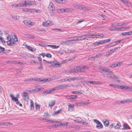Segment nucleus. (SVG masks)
<instances>
[{
  "label": "nucleus",
  "instance_id": "obj_43",
  "mask_svg": "<svg viewBox=\"0 0 132 132\" xmlns=\"http://www.w3.org/2000/svg\"><path fill=\"white\" fill-rule=\"evenodd\" d=\"M45 56L47 57L48 58H51L52 57V56L51 54L49 53H48L45 54Z\"/></svg>",
  "mask_w": 132,
  "mask_h": 132
},
{
  "label": "nucleus",
  "instance_id": "obj_24",
  "mask_svg": "<svg viewBox=\"0 0 132 132\" xmlns=\"http://www.w3.org/2000/svg\"><path fill=\"white\" fill-rule=\"evenodd\" d=\"M121 41L122 40H118L115 41L111 43V44H113V43H115V45H118L119 43H120Z\"/></svg>",
  "mask_w": 132,
  "mask_h": 132
},
{
  "label": "nucleus",
  "instance_id": "obj_26",
  "mask_svg": "<svg viewBox=\"0 0 132 132\" xmlns=\"http://www.w3.org/2000/svg\"><path fill=\"white\" fill-rule=\"evenodd\" d=\"M71 127L77 129H78L80 128V127L78 126L77 125H72Z\"/></svg>",
  "mask_w": 132,
  "mask_h": 132
},
{
  "label": "nucleus",
  "instance_id": "obj_45",
  "mask_svg": "<svg viewBox=\"0 0 132 132\" xmlns=\"http://www.w3.org/2000/svg\"><path fill=\"white\" fill-rule=\"evenodd\" d=\"M0 49L1 50V51H0V53L2 52H3L5 51V48L2 47L1 46H0Z\"/></svg>",
  "mask_w": 132,
  "mask_h": 132
},
{
  "label": "nucleus",
  "instance_id": "obj_23",
  "mask_svg": "<svg viewBox=\"0 0 132 132\" xmlns=\"http://www.w3.org/2000/svg\"><path fill=\"white\" fill-rule=\"evenodd\" d=\"M27 47L28 49H29L32 52H34L35 51V50L34 48L31 47L29 46H27Z\"/></svg>",
  "mask_w": 132,
  "mask_h": 132
},
{
  "label": "nucleus",
  "instance_id": "obj_4",
  "mask_svg": "<svg viewBox=\"0 0 132 132\" xmlns=\"http://www.w3.org/2000/svg\"><path fill=\"white\" fill-rule=\"evenodd\" d=\"M52 22L50 21H45L42 24V25L44 26H50L52 24Z\"/></svg>",
  "mask_w": 132,
  "mask_h": 132
},
{
  "label": "nucleus",
  "instance_id": "obj_31",
  "mask_svg": "<svg viewBox=\"0 0 132 132\" xmlns=\"http://www.w3.org/2000/svg\"><path fill=\"white\" fill-rule=\"evenodd\" d=\"M71 39L70 40H66V44L69 45L71 44Z\"/></svg>",
  "mask_w": 132,
  "mask_h": 132
},
{
  "label": "nucleus",
  "instance_id": "obj_6",
  "mask_svg": "<svg viewBox=\"0 0 132 132\" xmlns=\"http://www.w3.org/2000/svg\"><path fill=\"white\" fill-rule=\"evenodd\" d=\"M34 2L33 1H27V2L26 1H24V6H26L27 5H32L34 4Z\"/></svg>",
  "mask_w": 132,
  "mask_h": 132
},
{
  "label": "nucleus",
  "instance_id": "obj_40",
  "mask_svg": "<svg viewBox=\"0 0 132 132\" xmlns=\"http://www.w3.org/2000/svg\"><path fill=\"white\" fill-rule=\"evenodd\" d=\"M33 80V78H30L26 79L23 80L24 81H30L32 80Z\"/></svg>",
  "mask_w": 132,
  "mask_h": 132
},
{
  "label": "nucleus",
  "instance_id": "obj_16",
  "mask_svg": "<svg viewBox=\"0 0 132 132\" xmlns=\"http://www.w3.org/2000/svg\"><path fill=\"white\" fill-rule=\"evenodd\" d=\"M39 81H42L43 82H48L49 81V80L48 79H41L40 78V79H39Z\"/></svg>",
  "mask_w": 132,
  "mask_h": 132
},
{
  "label": "nucleus",
  "instance_id": "obj_36",
  "mask_svg": "<svg viewBox=\"0 0 132 132\" xmlns=\"http://www.w3.org/2000/svg\"><path fill=\"white\" fill-rule=\"evenodd\" d=\"M87 35H88V36H89V38H92V37H94L95 36H94V35H96V34H92V33H90L89 34H87Z\"/></svg>",
  "mask_w": 132,
  "mask_h": 132
},
{
  "label": "nucleus",
  "instance_id": "obj_14",
  "mask_svg": "<svg viewBox=\"0 0 132 132\" xmlns=\"http://www.w3.org/2000/svg\"><path fill=\"white\" fill-rule=\"evenodd\" d=\"M114 30H115L116 31H117L119 30H121L122 31H125V29H124V27H121L120 28H115L114 29Z\"/></svg>",
  "mask_w": 132,
  "mask_h": 132
},
{
  "label": "nucleus",
  "instance_id": "obj_34",
  "mask_svg": "<svg viewBox=\"0 0 132 132\" xmlns=\"http://www.w3.org/2000/svg\"><path fill=\"white\" fill-rule=\"evenodd\" d=\"M71 93L72 94H81L82 93L81 92H79V91H72L71 92Z\"/></svg>",
  "mask_w": 132,
  "mask_h": 132
},
{
  "label": "nucleus",
  "instance_id": "obj_11",
  "mask_svg": "<svg viewBox=\"0 0 132 132\" xmlns=\"http://www.w3.org/2000/svg\"><path fill=\"white\" fill-rule=\"evenodd\" d=\"M121 35L123 36L132 35V31L128 32H122L121 33Z\"/></svg>",
  "mask_w": 132,
  "mask_h": 132
},
{
  "label": "nucleus",
  "instance_id": "obj_33",
  "mask_svg": "<svg viewBox=\"0 0 132 132\" xmlns=\"http://www.w3.org/2000/svg\"><path fill=\"white\" fill-rule=\"evenodd\" d=\"M68 110L69 111L70 110V109L71 108H73L74 106L73 104L72 105L70 103H69L68 104Z\"/></svg>",
  "mask_w": 132,
  "mask_h": 132
},
{
  "label": "nucleus",
  "instance_id": "obj_13",
  "mask_svg": "<svg viewBox=\"0 0 132 132\" xmlns=\"http://www.w3.org/2000/svg\"><path fill=\"white\" fill-rule=\"evenodd\" d=\"M62 110L60 109L57 111H54L53 113V116H54L55 115L58 114L59 113L61 112Z\"/></svg>",
  "mask_w": 132,
  "mask_h": 132
},
{
  "label": "nucleus",
  "instance_id": "obj_29",
  "mask_svg": "<svg viewBox=\"0 0 132 132\" xmlns=\"http://www.w3.org/2000/svg\"><path fill=\"white\" fill-rule=\"evenodd\" d=\"M112 44H111V43L109 44L108 45H106L104 46L105 48H108L109 47H110L112 46H115V45H111Z\"/></svg>",
  "mask_w": 132,
  "mask_h": 132
},
{
  "label": "nucleus",
  "instance_id": "obj_37",
  "mask_svg": "<svg viewBox=\"0 0 132 132\" xmlns=\"http://www.w3.org/2000/svg\"><path fill=\"white\" fill-rule=\"evenodd\" d=\"M7 122H1L0 123V126L3 125L7 126L8 125Z\"/></svg>",
  "mask_w": 132,
  "mask_h": 132
},
{
  "label": "nucleus",
  "instance_id": "obj_52",
  "mask_svg": "<svg viewBox=\"0 0 132 132\" xmlns=\"http://www.w3.org/2000/svg\"><path fill=\"white\" fill-rule=\"evenodd\" d=\"M37 30L38 31H40L41 32H43L44 31H45V29H44L43 28H41V29H39L38 28L37 29Z\"/></svg>",
  "mask_w": 132,
  "mask_h": 132
},
{
  "label": "nucleus",
  "instance_id": "obj_64",
  "mask_svg": "<svg viewBox=\"0 0 132 132\" xmlns=\"http://www.w3.org/2000/svg\"><path fill=\"white\" fill-rule=\"evenodd\" d=\"M94 44L95 46H97L100 45L98 42H95L94 43Z\"/></svg>",
  "mask_w": 132,
  "mask_h": 132
},
{
  "label": "nucleus",
  "instance_id": "obj_25",
  "mask_svg": "<svg viewBox=\"0 0 132 132\" xmlns=\"http://www.w3.org/2000/svg\"><path fill=\"white\" fill-rule=\"evenodd\" d=\"M121 126V125L120 124V123L119 122L117 123L116 125H115L114 128L116 129H118L120 128Z\"/></svg>",
  "mask_w": 132,
  "mask_h": 132
},
{
  "label": "nucleus",
  "instance_id": "obj_7",
  "mask_svg": "<svg viewBox=\"0 0 132 132\" xmlns=\"http://www.w3.org/2000/svg\"><path fill=\"white\" fill-rule=\"evenodd\" d=\"M88 36L87 34L83 35L81 36H78V40H82L85 39L86 38V36Z\"/></svg>",
  "mask_w": 132,
  "mask_h": 132
},
{
  "label": "nucleus",
  "instance_id": "obj_53",
  "mask_svg": "<svg viewBox=\"0 0 132 132\" xmlns=\"http://www.w3.org/2000/svg\"><path fill=\"white\" fill-rule=\"evenodd\" d=\"M9 63H11L13 64H18V61H12V62L10 61Z\"/></svg>",
  "mask_w": 132,
  "mask_h": 132
},
{
  "label": "nucleus",
  "instance_id": "obj_15",
  "mask_svg": "<svg viewBox=\"0 0 132 132\" xmlns=\"http://www.w3.org/2000/svg\"><path fill=\"white\" fill-rule=\"evenodd\" d=\"M14 101L16 103V104L17 105L19 104V106H22V104L21 103H19V102L17 98H15V100Z\"/></svg>",
  "mask_w": 132,
  "mask_h": 132
},
{
  "label": "nucleus",
  "instance_id": "obj_57",
  "mask_svg": "<svg viewBox=\"0 0 132 132\" xmlns=\"http://www.w3.org/2000/svg\"><path fill=\"white\" fill-rule=\"evenodd\" d=\"M72 39H73L76 42L77 40H78V36H75L72 38Z\"/></svg>",
  "mask_w": 132,
  "mask_h": 132
},
{
  "label": "nucleus",
  "instance_id": "obj_44",
  "mask_svg": "<svg viewBox=\"0 0 132 132\" xmlns=\"http://www.w3.org/2000/svg\"><path fill=\"white\" fill-rule=\"evenodd\" d=\"M10 96L11 97L12 100L13 101H14L15 98H16V97H15L14 96L13 94H10Z\"/></svg>",
  "mask_w": 132,
  "mask_h": 132
},
{
  "label": "nucleus",
  "instance_id": "obj_60",
  "mask_svg": "<svg viewBox=\"0 0 132 132\" xmlns=\"http://www.w3.org/2000/svg\"><path fill=\"white\" fill-rule=\"evenodd\" d=\"M43 68V66L42 65L41 63L40 66L38 67V69H42Z\"/></svg>",
  "mask_w": 132,
  "mask_h": 132
},
{
  "label": "nucleus",
  "instance_id": "obj_62",
  "mask_svg": "<svg viewBox=\"0 0 132 132\" xmlns=\"http://www.w3.org/2000/svg\"><path fill=\"white\" fill-rule=\"evenodd\" d=\"M44 116L45 117H48L49 116V115L48 112H45L44 113Z\"/></svg>",
  "mask_w": 132,
  "mask_h": 132
},
{
  "label": "nucleus",
  "instance_id": "obj_19",
  "mask_svg": "<svg viewBox=\"0 0 132 132\" xmlns=\"http://www.w3.org/2000/svg\"><path fill=\"white\" fill-rule=\"evenodd\" d=\"M55 101H51L49 103V106L50 108H52L55 105Z\"/></svg>",
  "mask_w": 132,
  "mask_h": 132
},
{
  "label": "nucleus",
  "instance_id": "obj_50",
  "mask_svg": "<svg viewBox=\"0 0 132 132\" xmlns=\"http://www.w3.org/2000/svg\"><path fill=\"white\" fill-rule=\"evenodd\" d=\"M35 105H36V110H39L40 109L39 105L38 104H35Z\"/></svg>",
  "mask_w": 132,
  "mask_h": 132
},
{
  "label": "nucleus",
  "instance_id": "obj_5",
  "mask_svg": "<svg viewBox=\"0 0 132 132\" xmlns=\"http://www.w3.org/2000/svg\"><path fill=\"white\" fill-rule=\"evenodd\" d=\"M7 44L9 46H12L15 44V43L11 39V38H10V40L6 42Z\"/></svg>",
  "mask_w": 132,
  "mask_h": 132
},
{
  "label": "nucleus",
  "instance_id": "obj_21",
  "mask_svg": "<svg viewBox=\"0 0 132 132\" xmlns=\"http://www.w3.org/2000/svg\"><path fill=\"white\" fill-rule=\"evenodd\" d=\"M127 126L128 125L127 124L125 123H124L123 125V128H122L121 129L123 130H127L129 129L127 127Z\"/></svg>",
  "mask_w": 132,
  "mask_h": 132
},
{
  "label": "nucleus",
  "instance_id": "obj_30",
  "mask_svg": "<svg viewBox=\"0 0 132 132\" xmlns=\"http://www.w3.org/2000/svg\"><path fill=\"white\" fill-rule=\"evenodd\" d=\"M26 37L31 39H33L34 38V37L32 35H26Z\"/></svg>",
  "mask_w": 132,
  "mask_h": 132
},
{
  "label": "nucleus",
  "instance_id": "obj_63",
  "mask_svg": "<svg viewBox=\"0 0 132 132\" xmlns=\"http://www.w3.org/2000/svg\"><path fill=\"white\" fill-rule=\"evenodd\" d=\"M0 39L2 43H5V40H4V39H3V38L1 37H0Z\"/></svg>",
  "mask_w": 132,
  "mask_h": 132
},
{
  "label": "nucleus",
  "instance_id": "obj_51",
  "mask_svg": "<svg viewBox=\"0 0 132 132\" xmlns=\"http://www.w3.org/2000/svg\"><path fill=\"white\" fill-rule=\"evenodd\" d=\"M114 126L115 124L114 123H112L110 126L109 128L110 129H111L113 127H114Z\"/></svg>",
  "mask_w": 132,
  "mask_h": 132
},
{
  "label": "nucleus",
  "instance_id": "obj_9",
  "mask_svg": "<svg viewBox=\"0 0 132 132\" xmlns=\"http://www.w3.org/2000/svg\"><path fill=\"white\" fill-rule=\"evenodd\" d=\"M94 37H93L92 38H96L103 37L104 36V35L103 34L97 33L96 35H94Z\"/></svg>",
  "mask_w": 132,
  "mask_h": 132
},
{
  "label": "nucleus",
  "instance_id": "obj_59",
  "mask_svg": "<svg viewBox=\"0 0 132 132\" xmlns=\"http://www.w3.org/2000/svg\"><path fill=\"white\" fill-rule=\"evenodd\" d=\"M52 47V48L53 49H56L58 48L59 47V46H57L56 45H53Z\"/></svg>",
  "mask_w": 132,
  "mask_h": 132
},
{
  "label": "nucleus",
  "instance_id": "obj_12",
  "mask_svg": "<svg viewBox=\"0 0 132 132\" xmlns=\"http://www.w3.org/2000/svg\"><path fill=\"white\" fill-rule=\"evenodd\" d=\"M73 59L72 58L68 59L63 60V61H62V62L63 63V64H65L66 63H67L69 61H72Z\"/></svg>",
  "mask_w": 132,
  "mask_h": 132
},
{
  "label": "nucleus",
  "instance_id": "obj_48",
  "mask_svg": "<svg viewBox=\"0 0 132 132\" xmlns=\"http://www.w3.org/2000/svg\"><path fill=\"white\" fill-rule=\"evenodd\" d=\"M12 18H13L14 19H19V17L18 16L16 15L14 16H11Z\"/></svg>",
  "mask_w": 132,
  "mask_h": 132
},
{
  "label": "nucleus",
  "instance_id": "obj_58",
  "mask_svg": "<svg viewBox=\"0 0 132 132\" xmlns=\"http://www.w3.org/2000/svg\"><path fill=\"white\" fill-rule=\"evenodd\" d=\"M93 121L94 122L96 123H99L100 122L97 120L96 119H94L93 120Z\"/></svg>",
  "mask_w": 132,
  "mask_h": 132
},
{
  "label": "nucleus",
  "instance_id": "obj_2",
  "mask_svg": "<svg viewBox=\"0 0 132 132\" xmlns=\"http://www.w3.org/2000/svg\"><path fill=\"white\" fill-rule=\"evenodd\" d=\"M48 11L51 15H53L55 13V9L53 3L50 2L48 6Z\"/></svg>",
  "mask_w": 132,
  "mask_h": 132
},
{
  "label": "nucleus",
  "instance_id": "obj_17",
  "mask_svg": "<svg viewBox=\"0 0 132 132\" xmlns=\"http://www.w3.org/2000/svg\"><path fill=\"white\" fill-rule=\"evenodd\" d=\"M30 109L31 110H33L34 109V104L33 102L31 100H30Z\"/></svg>",
  "mask_w": 132,
  "mask_h": 132
},
{
  "label": "nucleus",
  "instance_id": "obj_8",
  "mask_svg": "<svg viewBox=\"0 0 132 132\" xmlns=\"http://www.w3.org/2000/svg\"><path fill=\"white\" fill-rule=\"evenodd\" d=\"M23 23L26 26L30 27L32 25V22L29 20H26L23 21Z\"/></svg>",
  "mask_w": 132,
  "mask_h": 132
},
{
  "label": "nucleus",
  "instance_id": "obj_3",
  "mask_svg": "<svg viewBox=\"0 0 132 132\" xmlns=\"http://www.w3.org/2000/svg\"><path fill=\"white\" fill-rule=\"evenodd\" d=\"M101 70L104 72H106L110 74L111 75V74H113L112 72L111 71L109 70V69L108 68H106L105 67H103L101 68Z\"/></svg>",
  "mask_w": 132,
  "mask_h": 132
},
{
  "label": "nucleus",
  "instance_id": "obj_39",
  "mask_svg": "<svg viewBox=\"0 0 132 132\" xmlns=\"http://www.w3.org/2000/svg\"><path fill=\"white\" fill-rule=\"evenodd\" d=\"M16 6L17 7H23L24 5L23 3H19L18 4H16Z\"/></svg>",
  "mask_w": 132,
  "mask_h": 132
},
{
  "label": "nucleus",
  "instance_id": "obj_56",
  "mask_svg": "<svg viewBox=\"0 0 132 132\" xmlns=\"http://www.w3.org/2000/svg\"><path fill=\"white\" fill-rule=\"evenodd\" d=\"M41 90V89L40 88H39V89L36 88V89H33V91H35V92H38L39 91H40Z\"/></svg>",
  "mask_w": 132,
  "mask_h": 132
},
{
  "label": "nucleus",
  "instance_id": "obj_20",
  "mask_svg": "<svg viewBox=\"0 0 132 132\" xmlns=\"http://www.w3.org/2000/svg\"><path fill=\"white\" fill-rule=\"evenodd\" d=\"M63 64V63L62 61L60 62H57L54 64V65H55V67H60L61 65Z\"/></svg>",
  "mask_w": 132,
  "mask_h": 132
},
{
  "label": "nucleus",
  "instance_id": "obj_61",
  "mask_svg": "<svg viewBox=\"0 0 132 132\" xmlns=\"http://www.w3.org/2000/svg\"><path fill=\"white\" fill-rule=\"evenodd\" d=\"M118 47H115L114 49L113 50L112 52L111 53V54H112V53L116 51V50H118Z\"/></svg>",
  "mask_w": 132,
  "mask_h": 132
},
{
  "label": "nucleus",
  "instance_id": "obj_47",
  "mask_svg": "<svg viewBox=\"0 0 132 132\" xmlns=\"http://www.w3.org/2000/svg\"><path fill=\"white\" fill-rule=\"evenodd\" d=\"M68 124V122H66L64 123H61V124L59 125L60 126H67Z\"/></svg>",
  "mask_w": 132,
  "mask_h": 132
},
{
  "label": "nucleus",
  "instance_id": "obj_32",
  "mask_svg": "<svg viewBox=\"0 0 132 132\" xmlns=\"http://www.w3.org/2000/svg\"><path fill=\"white\" fill-rule=\"evenodd\" d=\"M23 97V98L24 100L27 102L29 100V97L28 95L26 96H24Z\"/></svg>",
  "mask_w": 132,
  "mask_h": 132
},
{
  "label": "nucleus",
  "instance_id": "obj_46",
  "mask_svg": "<svg viewBox=\"0 0 132 132\" xmlns=\"http://www.w3.org/2000/svg\"><path fill=\"white\" fill-rule=\"evenodd\" d=\"M28 95V93L27 92H24L22 93V97L26 96Z\"/></svg>",
  "mask_w": 132,
  "mask_h": 132
},
{
  "label": "nucleus",
  "instance_id": "obj_1",
  "mask_svg": "<svg viewBox=\"0 0 132 132\" xmlns=\"http://www.w3.org/2000/svg\"><path fill=\"white\" fill-rule=\"evenodd\" d=\"M85 67L84 66H74L72 69L69 70L70 73H78L79 72H83L84 71V69Z\"/></svg>",
  "mask_w": 132,
  "mask_h": 132
},
{
  "label": "nucleus",
  "instance_id": "obj_10",
  "mask_svg": "<svg viewBox=\"0 0 132 132\" xmlns=\"http://www.w3.org/2000/svg\"><path fill=\"white\" fill-rule=\"evenodd\" d=\"M132 101V99H127L126 100H125L124 101H122L120 102L121 103L125 104L127 103H129Z\"/></svg>",
  "mask_w": 132,
  "mask_h": 132
},
{
  "label": "nucleus",
  "instance_id": "obj_18",
  "mask_svg": "<svg viewBox=\"0 0 132 132\" xmlns=\"http://www.w3.org/2000/svg\"><path fill=\"white\" fill-rule=\"evenodd\" d=\"M104 123V124L105 126L108 127L109 126V121L108 120L106 119L104 121H103Z\"/></svg>",
  "mask_w": 132,
  "mask_h": 132
},
{
  "label": "nucleus",
  "instance_id": "obj_55",
  "mask_svg": "<svg viewBox=\"0 0 132 132\" xmlns=\"http://www.w3.org/2000/svg\"><path fill=\"white\" fill-rule=\"evenodd\" d=\"M77 95H71V98L72 99H74L77 97Z\"/></svg>",
  "mask_w": 132,
  "mask_h": 132
},
{
  "label": "nucleus",
  "instance_id": "obj_41",
  "mask_svg": "<svg viewBox=\"0 0 132 132\" xmlns=\"http://www.w3.org/2000/svg\"><path fill=\"white\" fill-rule=\"evenodd\" d=\"M13 38L14 41L15 42H16L18 41L17 37L15 35H14V36L13 37Z\"/></svg>",
  "mask_w": 132,
  "mask_h": 132
},
{
  "label": "nucleus",
  "instance_id": "obj_49",
  "mask_svg": "<svg viewBox=\"0 0 132 132\" xmlns=\"http://www.w3.org/2000/svg\"><path fill=\"white\" fill-rule=\"evenodd\" d=\"M56 11L58 13H61L63 12V9H57L56 10Z\"/></svg>",
  "mask_w": 132,
  "mask_h": 132
},
{
  "label": "nucleus",
  "instance_id": "obj_22",
  "mask_svg": "<svg viewBox=\"0 0 132 132\" xmlns=\"http://www.w3.org/2000/svg\"><path fill=\"white\" fill-rule=\"evenodd\" d=\"M103 127V126L102 125V124L100 122H99V123H97V124L96 126V127L97 128H99L98 129H100V128H102Z\"/></svg>",
  "mask_w": 132,
  "mask_h": 132
},
{
  "label": "nucleus",
  "instance_id": "obj_28",
  "mask_svg": "<svg viewBox=\"0 0 132 132\" xmlns=\"http://www.w3.org/2000/svg\"><path fill=\"white\" fill-rule=\"evenodd\" d=\"M63 12H67L68 11L71 12V9L69 8H67L65 9H63Z\"/></svg>",
  "mask_w": 132,
  "mask_h": 132
},
{
  "label": "nucleus",
  "instance_id": "obj_38",
  "mask_svg": "<svg viewBox=\"0 0 132 132\" xmlns=\"http://www.w3.org/2000/svg\"><path fill=\"white\" fill-rule=\"evenodd\" d=\"M117 66V64L116 63L112 64L110 65V67L113 68Z\"/></svg>",
  "mask_w": 132,
  "mask_h": 132
},
{
  "label": "nucleus",
  "instance_id": "obj_42",
  "mask_svg": "<svg viewBox=\"0 0 132 132\" xmlns=\"http://www.w3.org/2000/svg\"><path fill=\"white\" fill-rule=\"evenodd\" d=\"M111 39H108L106 40H103V44L107 43L108 42H109L111 41Z\"/></svg>",
  "mask_w": 132,
  "mask_h": 132
},
{
  "label": "nucleus",
  "instance_id": "obj_27",
  "mask_svg": "<svg viewBox=\"0 0 132 132\" xmlns=\"http://www.w3.org/2000/svg\"><path fill=\"white\" fill-rule=\"evenodd\" d=\"M102 82L101 81H94L93 84L96 85H101Z\"/></svg>",
  "mask_w": 132,
  "mask_h": 132
},
{
  "label": "nucleus",
  "instance_id": "obj_35",
  "mask_svg": "<svg viewBox=\"0 0 132 132\" xmlns=\"http://www.w3.org/2000/svg\"><path fill=\"white\" fill-rule=\"evenodd\" d=\"M55 1L56 3H57L60 4H62L63 3V0H54Z\"/></svg>",
  "mask_w": 132,
  "mask_h": 132
},
{
  "label": "nucleus",
  "instance_id": "obj_54",
  "mask_svg": "<svg viewBox=\"0 0 132 132\" xmlns=\"http://www.w3.org/2000/svg\"><path fill=\"white\" fill-rule=\"evenodd\" d=\"M62 86V85H60L57 86L58 90L63 88Z\"/></svg>",
  "mask_w": 132,
  "mask_h": 132
}]
</instances>
